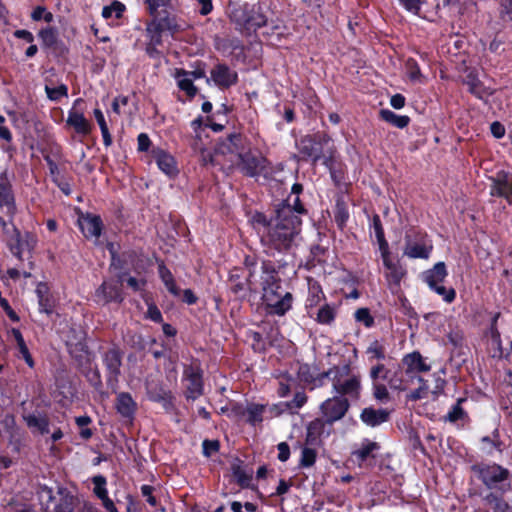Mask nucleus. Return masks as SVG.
I'll list each match as a JSON object with an SVG mask.
<instances>
[{"instance_id": "nucleus-6", "label": "nucleus", "mask_w": 512, "mask_h": 512, "mask_svg": "<svg viewBox=\"0 0 512 512\" xmlns=\"http://www.w3.org/2000/svg\"><path fill=\"white\" fill-rule=\"evenodd\" d=\"M403 255L410 259H428L432 253L433 245L428 234L420 228H411L404 236Z\"/></svg>"}, {"instance_id": "nucleus-12", "label": "nucleus", "mask_w": 512, "mask_h": 512, "mask_svg": "<svg viewBox=\"0 0 512 512\" xmlns=\"http://www.w3.org/2000/svg\"><path fill=\"white\" fill-rule=\"evenodd\" d=\"M227 286L234 299L239 301L246 300L253 292L252 278L241 267H234L229 271Z\"/></svg>"}, {"instance_id": "nucleus-31", "label": "nucleus", "mask_w": 512, "mask_h": 512, "mask_svg": "<svg viewBox=\"0 0 512 512\" xmlns=\"http://www.w3.org/2000/svg\"><path fill=\"white\" fill-rule=\"evenodd\" d=\"M506 492L507 491H502L500 489L489 490V492L483 496L482 501L485 506L492 510V512H507L510 505L504 498V494Z\"/></svg>"}, {"instance_id": "nucleus-33", "label": "nucleus", "mask_w": 512, "mask_h": 512, "mask_svg": "<svg viewBox=\"0 0 512 512\" xmlns=\"http://www.w3.org/2000/svg\"><path fill=\"white\" fill-rule=\"evenodd\" d=\"M327 165L334 184L339 191L348 193V184L346 183V167L344 162H323Z\"/></svg>"}, {"instance_id": "nucleus-30", "label": "nucleus", "mask_w": 512, "mask_h": 512, "mask_svg": "<svg viewBox=\"0 0 512 512\" xmlns=\"http://www.w3.org/2000/svg\"><path fill=\"white\" fill-rule=\"evenodd\" d=\"M137 149L139 152H149L148 156L155 160H166L169 157L165 149L153 145L146 133H140L138 135Z\"/></svg>"}, {"instance_id": "nucleus-1", "label": "nucleus", "mask_w": 512, "mask_h": 512, "mask_svg": "<svg viewBox=\"0 0 512 512\" xmlns=\"http://www.w3.org/2000/svg\"><path fill=\"white\" fill-rule=\"evenodd\" d=\"M252 225L260 238V244L266 256L274 258H294L302 239V220L287 219L280 215H266L256 211L251 217Z\"/></svg>"}, {"instance_id": "nucleus-26", "label": "nucleus", "mask_w": 512, "mask_h": 512, "mask_svg": "<svg viewBox=\"0 0 512 512\" xmlns=\"http://www.w3.org/2000/svg\"><path fill=\"white\" fill-rule=\"evenodd\" d=\"M402 363L405 366V373L407 375L413 373H425L431 370V365L426 363L419 351H413L406 354L402 359Z\"/></svg>"}, {"instance_id": "nucleus-16", "label": "nucleus", "mask_w": 512, "mask_h": 512, "mask_svg": "<svg viewBox=\"0 0 512 512\" xmlns=\"http://www.w3.org/2000/svg\"><path fill=\"white\" fill-rule=\"evenodd\" d=\"M274 213L277 215L283 213L287 219L295 218L296 220H302V216L308 215V210L300 196L289 195L275 207Z\"/></svg>"}, {"instance_id": "nucleus-58", "label": "nucleus", "mask_w": 512, "mask_h": 512, "mask_svg": "<svg viewBox=\"0 0 512 512\" xmlns=\"http://www.w3.org/2000/svg\"><path fill=\"white\" fill-rule=\"evenodd\" d=\"M373 396L377 401L386 402L389 400V392L387 387L377 381L372 384Z\"/></svg>"}, {"instance_id": "nucleus-62", "label": "nucleus", "mask_w": 512, "mask_h": 512, "mask_svg": "<svg viewBox=\"0 0 512 512\" xmlns=\"http://www.w3.org/2000/svg\"><path fill=\"white\" fill-rule=\"evenodd\" d=\"M427 0H398V2L400 3V5L406 9L408 12L410 13H413V14H419L420 13V10H421V7L422 5L426 2Z\"/></svg>"}, {"instance_id": "nucleus-24", "label": "nucleus", "mask_w": 512, "mask_h": 512, "mask_svg": "<svg viewBox=\"0 0 512 512\" xmlns=\"http://www.w3.org/2000/svg\"><path fill=\"white\" fill-rule=\"evenodd\" d=\"M66 349L79 369L90 366L92 352L87 344V340L74 343L66 347Z\"/></svg>"}, {"instance_id": "nucleus-32", "label": "nucleus", "mask_w": 512, "mask_h": 512, "mask_svg": "<svg viewBox=\"0 0 512 512\" xmlns=\"http://www.w3.org/2000/svg\"><path fill=\"white\" fill-rule=\"evenodd\" d=\"M327 425L328 422L324 418H315L310 421L306 427V445H318Z\"/></svg>"}, {"instance_id": "nucleus-10", "label": "nucleus", "mask_w": 512, "mask_h": 512, "mask_svg": "<svg viewBox=\"0 0 512 512\" xmlns=\"http://www.w3.org/2000/svg\"><path fill=\"white\" fill-rule=\"evenodd\" d=\"M126 275H128V272H121L117 276V279L110 278L108 280H104L95 290V302L103 306L110 303L121 304L125 299L123 281Z\"/></svg>"}, {"instance_id": "nucleus-13", "label": "nucleus", "mask_w": 512, "mask_h": 512, "mask_svg": "<svg viewBox=\"0 0 512 512\" xmlns=\"http://www.w3.org/2000/svg\"><path fill=\"white\" fill-rule=\"evenodd\" d=\"M350 406V401L346 397L334 395L322 402L320 410L328 425L332 426L346 415Z\"/></svg>"}, {"instance_id": "nucleus-63", "label": "nucleus", "mask_w": 512, "mask_h": 512, "mask_svg": "<svg viewBox=\"0 0 512 512\" xmlns=\"http://www.w3.org/2000/svg\"><path fill=\"white\" fill-rule=\"evenodd\" d=\"M45 90L48 98L53 101L59 100L62 97H66L68 93L67 87L63 84L54 88L46 86Z\"/></svg>"}, {"instance_id": "nucleus-64", "label": "nucleus", "mask_w": 512, "mask_h": 512, "mask_svg": "<svg viewBox=\"0 0 512 512\" xmlns=\"http://www.w3.org/2000/svg\"><path fill=\"white\" fill-rule=\"evenodd\" d=\"M146 318L155 323H163L162 313L154 302L147 303Z\"/></svg>"}, {"instance_id": "nucleus-57", "label": "nucleus", "mask_w": 512, "mask_h": 512, "mask_svg": "<svg viewBox=\"0 0 512 512\" xmlns=\"http://www.w3.org/2000/svg\"><path fill=\"white\" fill-rule=\"evenodd\" d=\"M94 116H95V119L100 127V130H101V133H102L105 143L110 144V142H111L110 134H109L108 126L106 124V121H105L102 111L100 109H95Z\"/></svg>"}, {"instance_id": "nucleus-36", "label": "nucleus", "mask_w": 512, "mask_h": 512, "mask_svg": "<svg viewBox=\"0 0 512 512\" xmlns=\"http://www.w3.org/2000/svg\"><path fill=\"white\" fill-rule=\"evenodd\" d=\"M172 75L176 79L179 89L184 91L187 96L192 98L197 94V88L193 84L194 80L191 78V75L188 74V71L175 69Z\"/></svg>"}, {"instance_id": "nucleus-29", "label": "nucleus", "mask_w": 512, "mask_h": 512, "mask_svg": "<svg viewBox=\"0 0 512 512\" xmlns=\"http://www.w3.org/2000/svg\"><path fill=\"white\" fill-rule=\"evenodd\" d=\"M390 413L386 409L366 407L360 413L361 421L369 427H377L389 420Z\"/></svg>"}, {"instance_id": "nucleus-19", "label": "nucleus", "mask_w": 512, "mask_h": 512, "mask_svg": "<svg viewBox=\"0 0 512 512\" xmlns=\"http://www.w3.org/2000/svg\"><path fill=\"white\" fill-rule=\"evenodd\" d=\"M383 266L387 270L385 278L389 284L399 287L402 279L406 276L407 272L405 268L399 263V261H393L391 259L390 249L380 252Z\"/></svg>"}, {"instance_id": "nucleus-35", "label": "nucleus", "mask_w": 512, "mask_h": 512, "mask_svg": "<svg viewBox=\"0 0 512 512\" xmlns=\"http://www.w3.org/2000/svg\"><path fill=\"white\" fill-rule=\"evenodd\" d=\"M237 75L224 65H218L211 72V79L216 85L228 87L235 83Z\"/></svg>"}, {"instance_id": "nucleus-17", "label": "nucleus", "mask_w": 512, "mask_h": 512, "mask_svg": "<svg viewBox=\"0 0 512 512\" xmlns=\"http://www.w3.org/2000/svg\"><path fill=\"white\" fill-rule=\"evenodd\" d=\"M271 162H232L231 168L238 170L244 176L258 179H270L273 175Z\"/></svg>"}, {"instance_id": "nucleus-46", "label": "nucleus", "mask_w": 512, "mask_h": 512, "mask_svg": "<svg viewBox=\"0 0 512 512\" xmlns=\"http://www.w3.org/2000/svg\"><path fill=\"white\" fill-rule=\"evenodd\" d=\"M87 340V332L81 326H71L65 336V346Z\"/></svg>"}, {"instance_id": "nucleus-4", "label": "nucleus", "mask_w": 512, "mask_h": 512, "mask_svg": "<svg viewBox=\"0 0 512 512\" xmlns=\"http://www.w3.org/2000/svg\"><path fill=\"white\" fill-rule=\"evenodd\" d=\"M58 500L53 488L45 484H39L37 488V496L43 512H74L78 504V498L69 491L68 488L58 486Z\"/></svg>"}, {"instance_id": "nucleus-55", "label": "nucleus", "mask_w": 512, "mask_h": 512, "mask_svg": "<svg viewBox=\"0 0 512 512\" xmlns=\"http://www.w3.org/2000/svg\"><path fill=\"white\" fill-rule=\"evenodd\" d=\"M429 289L438 294L439 296H441L443 301L448 304L454 302V300L456 299V291L452 287L446 288L445 286L440 284Z\"/></svg>"}, {"instance_id": "nucleus-23", "label": "nucleus", "mask_w": 512, "mask_h": 512, "mask_svg": "<svg viewBox=\"0 0 512 512\" xmlns=\"http://www.w3.org/2000/svg\"><path fill=\"white\" fill-rule=\"evenodd\" d=\"M346 194L343 191H338L334 195L335 205L333 208L334 221L339 230L343 231L347 226V222L350 218L348 202L346 200Z\"/></svg>"}, {"instance_id": "nucleus-2", "label": "nucleus", "mask_w": 512, "mask_h": 512, "mask_svg": "<svg viewBox=\"0 0 512 512\" xmlns=\"http://www.w3.org/2000/svg\"><path fill=\"white\" fill-rule=\"evenodd\" d=\"M290 264L284 258L273 262L271 259L261 261V300L264 310L270 316H285L293 307L294 296L282 287L279 272Z\"/></svg>"}, {"instance_id": "nucleus-15", "label": "nucleus", "mask_w": 512, "mask_h": 512, "mask_svg": "<svg viewBox=\"0 0 512 512\" xmlns=\"http://www.w3.org/2000/svg\"><path fill=\"white\" fill-rule=\"evenodd\" d=\"M82 99H76L68 112L67 125L72 127L77 134L87 135L91 131V124L84 116Z\"/></svg>"}, {"instance_id": "nucleus-51", "label": "nucleus", "mask_w": 512, "mask_h": 512, "mask_svg": "<svg viewBox=\"0 0 512 512\" xmlns=\"http://www.w3.org/2000/svg\"><path fill=\"white\" fill-rule=\"evenodd\" d=\"M366 354L369 355V360H384L386 358L385 347L378 340H374L370 343L366 350Z\"/></svg>"}, {"instance_id": "nucleus-5", "label": "nucleus", "mask_w": 512, "mask_h": 512, "mask_svg": "<svg viewBox=\"0 0 512 512\" xmlns=\"http://www.w3.org/2000/svg\"><path fill=\"white\" fill-rule=\"evenodd\" d=\"M471 470L476 475L477 479L488 490H502L509 491L510 484V471L497 463H476L471 466Z\"/></svg>"}, {"instance_id": "nucleus-9", "label": "nucleus", "mask_w": 512, "mask_h": 512, "mask_svg": "<svg viewBox=\"0 0 512 512\" xmlns=\"http://www.w3.org/2000/svg\"><path fill=\"white\" fill-rule=\"evenodd\" d=\"M124 351L118 345H112L102 353V363L105 368L106 384L112 393H117L119 378L123 365Z\"/></svg>"}, {"instance_id": "nucleus-54", "label": "nucleus", "mask_w": 512, "mask_h": 512, "mask_svg": "<svg viewBox=\"0 0 512 512\" xmlns=\"http://www.w3.org/2000/svg\"><path fill=\"white\" fill-rule=\"evenodd\" d=\"M141 255L133 249H129L122 252V260L126 262L128 268H132L135 272L138 271V263L141 261Z\"/></svg>"}, {"instance_id": "nucleus-49", "label": "nucleus", "mask_w": 512, "mask_h": 512, "mask_svg": "<svg viewBox=\"0 0 512 512\" xmlns=\"http://www.w3.org/2000/svg\"><path fill=\"white\" fill-rule=\"evenodd\" d=\"M317 459V452L314 448L304 447L301 451V457L299 460V468H310L312 467Z\"/></svg>"}, {"instance_id": "nucleus-39", "label": "nucleus", "mask_w": 512, "mask_h": 512, "mask_svg": "<svg viewBox=\"0 0 512 512\" xmlns=\"http://www.w3.org/2000/svg\"><path fill=\"white\" fill-rule=\"evenodd\" d=\"M337 316V307L334 304H323L316 313L314 320L321 325H332Z\"/></svg>"}, {"instance_id": "nucleus-7", "label": "nucleus", "mask_w": 512, "mask_h": 512, "mask_svg": "<svg viewBox=\"0 0 512 512\" xmlns=\"http://www.w3.org/2000/svg\"><path fill=\"white\" fill-rule=\"evenodd\" d=\"M20 415L32 434L46 435L50 433L49 414L39 404L35 405L33 401L21 402Z\"/></svg>"}, {"instance_id": "nucleus-8", "label": "nucleus", "mask_w": 512, "mask_h": 512, "mask_svg": "<svg viewBox=\"0 0 512 512\" xmlns=\"http://www.w3.org/2000/svg\"><path fill=\"white\" fill-rule=\"evenodd\" d=\"M12 232L13 236L6 241L9 251L20 262L24 261V254L27 253L29 269H34V262L32 259L38 242L37 236L30 231L21 233L20 230H12Z\"/></svg>"}, {"instance_id": "nucleus-61", "label": "nucleus", "mask_w": 512, "mask_h": 512, "mask_svg": "<svg viewBox=\"0 0 512 512\" xmlns=\"http://www.w3.org/2000/svg\"><path fill=\"white\" fill-rule=\"evenodd\" d=\"M39 36L42 40V43L46 47H52L56 44L57 41V33L52 28L43 29L40 31Z\"/></svg>"}, {"instance_id": "nucleus-21", "label": "nucleus", "mask_w": 512, "mask_h": 512, "mask_svg": "<svg viewBox=\"0 0 512 512\" xmlns=\"http://www.w3.org/2000/svg\"><path fill=\"white\" fill-rule=\"evenodd\" d=\"M0 207H5L11 218L16 213L15 196L6 169L0 173Z\"/></svg>"}, {"instance_id": "nucleus-37", "label": "nucleus", "mask_w": 512, "mask_h": 512, "mask_svg": "<svg viewBox=\"0 0 512 512\" xmlns=\"http://www.w3.org/2000/svg\"><path fill=\"white\" fill-rule=\"evenodd\" d=\"M243 461L239 458L231 464V472L233 477L236 480L238 486L242 489H247L251 487L252 482V470L248 473L242 467Z\"/></svg>"}, {"instance_id": "nucleus-50", "label": "nucleus", "mask_w": 512, "mask_h": 512, "mask_svg": "<svg viewBox=\"0 0 512 512\" xmlns=\"http://www.w3.org/2000/svg\"><path fill=\"white\" fill-rule=\"evenodd\" d=\"M354 319L356 322L362 323L365 328H372L375 325L374 317L370 309L366 307L358 308L354 313Z\"/></svg>"}, {"instance_id": "nucleus-38", "label": "nucleus", "mask_w": 512, "mask_h": 512, "mask_svg": "<svg viewBox=\"0 0 512 512\" xmlns=\"http://www.w3.org/2000/svg\"><path fill=\"white\" fill-rule=\"evenodd\" d=\"M369 229H370V231L373 230V232L375 234L380 252L390 249L389 243L385 237V231H384V227H383L381 218L378 214H374L372 216L371 223L369 225Z\"/></svg>"}, {"instance_id": "nucleus-41", "label": "nucleus", "mask_w": 512, "mask_h": 512, "mask_svg": "<svg viewBox=\"0 0 512 512\" xmlns=\"http://www.w3.org/2000/svg\"><path fill=\"white\" fill-rule=\"evenodd\" d=\"M380 116L384 121L394 125L397 128H401V129L405 128L410 122V118L408 116L397 115L389 109H382L380 111Z\"/></svg>"}, {"instance_id": "nucleus-42", "label": "nucleus", "mask_w": 512, "mask_h": 512, "mask_svg": "<svg viewBox=\"0 0 512 512\" xmlns=\"http://www.w3.org/2000/svg\"><path fill=\"white\" fill-rule=\"evenodd\" d=\"M465 398H458L457 402L451 407L448 413L444 416V420L450 423H456L459 420L468 418L467 412L462 408L461 404Z\"/></svg>"}, {"instance_id": "nucleus-59", "label": "nucleus", "mask_w": 512, "mask_h": 512, "mask_svg": "<svg viewBox=\"0 0 512 512\" xmlns=\"http://www.w3.org/2000/svg\"><path fill=\"white\" fill-rule=\"evenodd\" d=\"M219 450H220V441L219 440L205 439L202 442V453L207 458H209L213 454L219 452Z\"/></svg>"}, {"instance_id": "nucleus-18", "label": "nucleus", "mask_w": 512, "mask_h": 512, "mask_svg": "<svg viewBox=\"0 0 512 512\" xmlns=\"http://www.w3.org/2000/svg\"><path fill=\"white\" fill-rule=\"evenodd\" d=\"M491 180L490 194L495 197L504 198L509 204H512V173L501 170Z\"/></svg>"}, {"instance_id": "nucleus-43", "label": "nucleus", "mask_w": 512, "mask_h": 512, "mask_svg": "<svg viewBox=\"0 0 512 512\" xmlns=\"http://www.w3.org/2000/svg\"><path fill=\"white\" fill-rule=\"evenodd\" d=\"M492 434L493 437L484 436L481 438V442L485 445L483 449L488 455H492L493 450H497L499 452L503 451L504 443L499 438L498 429H495Z\"/></svg>"}, {"instance_id": "nucleus-14", "label": "nucleus", "mask_w": 512, "mask_h": 512, "mask_svg": "<svg viewBox=\"0 0 512 512\" xmlns=\"http://www.w3.org/2000/svg\"><path fill=\"white\" fill-rule=\"evenodd\" d=\"M299 150L313 160L326 158L324 147L330 148V139L323 135H306L297 142Z\"/></svg>"}, {"instance_id": "nucleus-53", "label": "nucleus", "mask_w": 512, "mask_h": 512, "mask_svg": "<svg viewBox=\"0 0 512 512\" xmlns=\"http://www.w3.org/2000/svg\"><path fill=\"white\" fill-rule=\"evenodd\" d=\"M247 337L252 340L251 347L254 352L263 353L266 351V344L260 332L249 330L247 331Z\"/></svg>"}, {"instance_id": "nucleus-25", "label": "nucleus", "mask_w": 512, "mask_h": 512, "mask_svg": "<svg viewBox=\"0 0 512 512\" xmlns=\"http://www.w3.org/2000/svg\"><path fill=\"white\" fill-rule=\"evenodd\" d=\"M308 296L305 301V309L309 317H313V309H315L322 300H325V294L319 281L313 277L307 278Z\"/></svg>"}, {"instance_id": "nucleus-22", "label": "nucleus", "mask_w": 512, "mask_h": 512, "mask_svg": "<svg viewBox=\"0 0 512 512\" xmlns=\"http://www.w3.org/2000/svg\"><path fill=\"white\" fill-rule=\"evenodd\" d=\"M35 293L38 299L39 312L50 316L54 313L57 304L56 298L50 291L46 282H39L36 286Z\"/></svg>"}, {"instance_id": "nucleus-52", "label": "nucleus", "mask_w": 512, "mask_h": 512, "mask_svg": "<svg viewBox=\"0 0 512 512\" xmlns=\"http://www.w3.org/2000/svg\"><path fill=\"white\" fill-rule=\"evenodd\" d=\"M94 484L93 492L98 499H103L108 496V490L106 488L107 480L103 475H96L92 478Z\"/></svg>"}, {"instance_id": "nucleus-48", "label": "nucleus", "mask_w": 512, "mask_h": 512, "mask_svg": "<svg viewBox=\"0 0 512 512\" xmlns=\"http://www.w3.org/2000/svg\"><path fill=\"white\" fill-rule=\"evenodd\" d=\"M336 369L337 365H333L327 371L320 372L317 375L314 374V381L310 386V390L324 386L326 379H329L333 385V376L335 375Z\"/></svg>"}, {"instance_id": "nucleus-20", "label": "nucleus", "mask_w": 512, "mask_h": 512, "mask_svg": "<svg viewBox=\"0 0 512 512\" xmlns=\"http://www.w3.org/2000/svg\"><path fill=\"white\" fill-rule=\"evenodd\" d=\"M115 409L121 418L132 423L138 410V404L129 392H117Z\"/></svg>"}, {"instance_id": "nucleus-11", "label": "nucleus", "mask_w": 512, "mask_h": 512, "mask_svg": "<svg viewBox=\"0 0 512 512\" xmlns=\"http://www.w3.org/2000/svg\"><path fill=\"white\" fill-rule=\"evenodd\" d=\"M204 372L198 359L183 365L182 381L186 382L185 397L196 400L204 394Z\"/></svg>"}, {"instance_id": "nucleus-34", "label": "nucleus", "mask_w": 512, "mask_h": 512, "mask_svg": "<svg viewBox=\"0 0 512 512\" xmlns=\"http://www.w3.org/2000/svg\"><path fill=\"white\" fill-rule=\"evenodd\" d=\"M379 449V443L365 439L361 447L352 452V457L355 459L359 466H362V464L368 459H375L373 452Z\"/></svg>"}, {"instance_id": "nucleus-44", "label": "nucleus", "mask_w": 512, "mask_h": 512, "mask_svg": "<svg viewBox=\"0 0 512 512\" xmlns=\"http://www.w3.org/2000/svg\"><path fill=\"white\" fill-rule=\"evenodd\" d=\"M265 411V405L251 403L247 406V423L252 426H255L257 423H261L263 421V413Z\"/></svg>"}, {"instance_id": "nucleus-47", "label": "nucleus", "mask_w": 512, "mask_h": 512, "mask_svg": "<svg viewBox=\"0 0 512 512\" xmlns=\"http://www.w3.org/2000/svg\"><path fill=\"white\" fill-rule=\"evenodd\" d=\"M125 11V5L119 1H114L111 5L105 6L102 10V16L105 19L117 20Z\"/></svg>"}, {"instance_id": "nucleus-40", "label": "nucleus", "mask_w": 512, "mask_h": 512, "mask_svg": "<svg viewBox=\"0 0 512 512\" xmlns=\"http://www.w3.org/2000/svg\"><path fill=\"white\" fill-rule=\"evenodd\" d=\"M88 370L84 373L88 383L94 388L95 391L100 393L103 398L108 397V393L103 391V382L99 369L95 367L94 369L87 367Z\"/></svg>"}, {"instance_id": "nucleus-60", "label": "nucleus", "mask_w": 512, "mask_h": 512, "mask_svg": "<svg viewBox=\"0 0 512 512\" xmlns=\"http://www.w3.org/2000/svg\"><path fill=\"white\" fill-rule=\"evenodd\" d=\"M156 164L169 178H175L179 174L178 162H156Z\"/></svg>"}, {"instance_id": "nucleus-3", "label": "nucleus", "mask_w": 512, "mask_h": 512, "mask_svg": "<svg viewBox=\"0 0 512 512\" xmlns=\"http://www.w3.org/2000/svg\"><path fill=\"white\" fill-rule=\"evenodd\" d=\"M332 391L339 397H346L349 401H358L362 392V377L354 372L350 361L337 365L333 376Z\"/></svg>"}, {"instance_id": "nucleus-27", "label": "nucleus", "mask_w": 512, "mask_h": 512, "mask_svg": "<svg viewBox=\"0 0 512 512\" xmlns=\"http://www.w3.org/2000/svg\"><path fill=\"white\" fill-rule=\"evenodd\" d=\"M104 225L101 217L96 214L87 213L80 221V229L86 238L100 237Z\"/></svg>"}, {"instance_id": "nucleus-56", "label": "nucleus", "mask_w": 512, "mask_h": 512, "mask_svg": "<svg viewBox=\"0 0 512 512\" xmlns=\"http://www.w3.org/2000/svg\"><path fill=\"white\" fill-rule=\"evenodd\" d=\"M389 370L385 367L384 364L378 363L371 367L369 371V376L372 382H375L379 379L386 380L388 378Z\"/></svg>"}, {"instance_id": "nucleus-28", "label": "nucleus", "mask_w": 512, "mask_h": 512, "mask_svg": "<svg viewBox=\"0 0 512 512\" xmlns=\"http://www.w3.org/2000/svg\"><path fill=\"white\" fill-rule=\"evenodd\" d=\"M447 276V266L442 261L435 263L432 268L425 270L421 275L423 282L429 288L442 284Z\"/></svg>"}, {"instance_id": "nucleus-45", "label": "nucleus", "mask_w": 512, "mask_h": 512, "mask_svg": "<svg viewBox=\"0 0 512 512\" xmlns=\"http://www.w3.org/2000/svg\"><path fill=\"white\" fill-rule=\"evenodd\" d=\"M318 370L317 366L312 367L308 363H302L299 365L297 370V377L306 386L310 388L312 382L314 381L315 371Z\"/></svg>"}]
</instances>
